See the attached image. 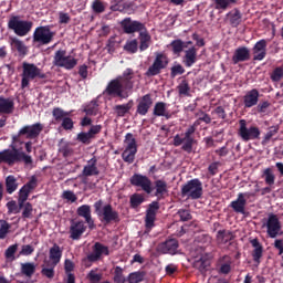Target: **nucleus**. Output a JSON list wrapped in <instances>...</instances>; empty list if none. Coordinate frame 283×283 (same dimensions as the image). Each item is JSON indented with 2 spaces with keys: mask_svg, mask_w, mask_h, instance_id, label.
I'll use <instances>...</instances> for the list:
<instances>
[{
  "mask_svg": "<svg viewBox=\"0 0 283 283\" xmlns=\"http://www.w3.org/2000/svg\"><path fill=\"white\" fill-rule=\"evenodd\" d=\"M54 33L50 25L38 27L33 32V43H39L40 45H50L51 41H54Z\"/></svg>",
  "mask_w": 283,
  "mask_h": 283,
  "instance_id": "obj_10",
  "label": "nucleus"
},
{
  "mask_svg": "<svg viewBox=\"0 0 283 283\" xmlns=\"http://www.w3.org/2000/svg\"><path fill=\"white\" fill-rule=\"evenodd\" d=\"M22 187H24L30 193H32V191H34V189L39 187V179H36V176H32L30 180Z\"/></svg>",
  "mask_w": 283,
  "mask_h": 283,
  "instance_id": "obj_57",
  "label": "nucleus"
},
{
  "mask_svg": "<svg viewBox=\"0 0 283 283\" xmlns=\"http://www.w3.org/2000/svg\"><path fill=\"white\" fill-rule=\"evenodd\" d=\"M235 239V234L231 230H219L217 232V242L218 244H228L231 240Z\"/></svg>",
  "mask_w": 283,
  "mask_h": 283,
  "instance_id": "obj_34",
  "label": "nucleus"
},
{
  "mask_svg": "<svg viewBox=\"0 0 283 283\" xmlns=\"http://www.w3.org/2000/svg\"><path fill=\"white\" fill-rule=\"evenodd\" d=\"M53 65L55 67H64V70H74L78 65V60L72 55H67V51L60 49L53 56Z\"/></svg>",
  "mask_w": 283,
  "mask_h": 283,
  "instance_id": "obj_8",
  "label": "nucleus"
},
{
  "mask_svg": "<svg viewBox=\"0 0 283 283\" xmlns=\"http://www.w3.org/2000/svg\"><path fill=\"white\" fill-rule=\"evenodd\" d=\"M153 115L160 117L164 116V118H166V120H169V118H171V113H169V111H167V103L165 102H157L154 106L153 109Z\"/></svg>",
  "mask_w": 283,
  "mask_h": 283,
  "instance_id": "obj_30",
  "label": "nucleus"
},
{
  "mask_svg": "<svg viewBox=\"0 0 283 283\" xmlns=\"http://www.w3.org/2000/svg\"><path fill=\"white\" fill-rule=\"evenodd\" d=\"M30 198V190L25 189L23 186L19 190L18 205L20 209H23V203Z\"/></svg>",
  "mask_w": 283,
  "mask_h": 283,
  "instance_id": "obj_48",
  "label": "nucleus"
},
{
  "mask_svg": "<svg viewBox=\"0 0 283 283\" xmlns=\"http://www.w3.org/2000/svg\"><path fill=\"white\" fill-rule=\"evenodd\" d=\"M14 112V99L0 96V114H12Z\"/></svg>",
  "mask_w": 283,
  "mask_h": 283,
  "instance_id": "obj_28",
  "label": "nucleus"
},
{
  "mask_svg": "<svg viewBox=\"0 0 283 283\" xmlns=\"http://www.w3.org/2000/svg\"><path fill=\"white\" fill-rule=\"evenodd\" d=\"M92 136L90 135V133H85V132H81L77 134L76 140L78 143H82V145H90V143H92Z\"/></svg>",
  "mask_w": 283,
  "mask_h": 283,
  "instance_id": "obj_55",
  "label": "nucleus"
},
{
  "mask_svg": "<svg viewBox=\"0 0 283 283\" xmlns=\"http://www.w3.org/2000/svg\"><path fill=\"white\" fill-rule=\"evenodd\" d=\"M170 48H172L174 54H176L177 56H180V53L185 51V48H187V45L182 40L177 39L171 41Z\"/></svg>",
  "mask_w": 283,
  "mask_h": 283,
  "instance_id": "obj_41",
  "label": "nucleus"
},
{
  "mask_svg": "<svg viewBox=\"0 0 283 283\" xmlns=\"http://www.w3.org/2000/svg\"><path fill=\"white\" fill-rule=\"evenodd\" d=\"M41 132H43V124L35 123L32 125L23 126L18 134L11 136V149H4L0 151V165L4 163V165H17L19 163V146L17 144L23 145V136L29 140H34L39 136H41Z\"/></svg>",
  "mask_w": 283,
  "mask_h": 283,
  "instance_id": "obj_1",
  "label": "nucleus"
},
{
  "mask_svg": "<svg viewBox=\"0 0 283 283\" xmlns=\"http://www.w3.org/2000/svg\"><path fill=\"white\" fill-rule=\"evenodd\" d=\"M263 227H266V234L272 239L277 238V235H283L280 218L273 212L268 214L266 222Z\"/></svg>",
  "mask_w": 283,
  "mask_h": 283,
  "instance_id": "obj_12",
  "label": "nucleus"
},
{
  "mask_svg": "<svg viewBox=\"0 0 283 283\" xmlns=\"http://www.w3.org/2000/svg\"><path fill=\"white\" fill-rule=\"evenodd\" d=\"M239 125V136L244 140V143H249V140H258V138H260L261 132L258 126H251L250 128L247 127L245 119H240Z\"/></svg>",
  "mask_w": 283,
  "mask_h": 283,
  "instance_id": "obj_14",
  "label": "nucleus"
},
{
  "mask_svg": "<svg viewBox=\"0 0 283 283\" xmlns=\"http://www.w3.org/2000/svg\"><path fill=\"white\" fill-rule=\"evenodd\" d=\"M258 103H260V91H258V88H252L244 94L243 105L245 109H251V107H255Z\"/></svg>",
  "mask_w": 283,
  "mask_h": 283,
  "instance_id": "obj_21",
  "label": "nucleus"
},
{
  "mask_svg": "<svg viewBox=\"0 0 283 283\" xmlns=\"http://www.w3.org/2000/svg\"><path fill=\"white\" fill-rule=\"evenodd\" d=\"M177 216L180 218L181 222H189L192 218L191 212L187 209H179Z\"/></svg>",
  "mask_w": 283,
  "mask_h": 283,
  "instance_id": "obj_64",
  "label": "nucleus"
},
{
  "mask_svg": "<svg viewBox=\"0 0 283 283\" xmlns=\"http://www.w3.org/2000/svg\"><path fill=\"white\" fill-rule=\"evenodd\" d=\"M219 262L221 264L220 266V273H222L223 275H229V273H231V256L229 255H223L219 259Z\"/></svg>",
  "mask_w": 283,
  "mask_h": 283,
  "instance_id": "obj_35",
  "label": "nucleus"
},
{
  "mask_svg": "<svg viewBox=\"0 0 283 283\" xmlns=\"http://www.w3.org/2000/svg\"><path fill=\"white\" fill-rule=\"evenodd\" d=\"M180 243L177 239H167L166 241L157 244L156 251L159 255H178Z\"/></svg>",
  "mask_w": 283,
  "mask_h": 283,
  "instance_id": "obj_15",
  "label": "nucleus"
},
{
  "mask_svg": "<svg viewBox=\"0 0 283 283\" xmlns=\"http://www.w3.org/2000/svg\"><path fill=\"white\" fill-rule=\"evenodd\" d=\"M155 196L157 198H163V196H165V193H168V189H167V181L163 180V179H157L155 180Z\"/></svg>",
  "mask_w": 283,
  "mask_h": 283,
  "instance_id": "obj_36",
  "label": "nucleus"
},
{
  "mask_svg": "<svg viewBox=\"0 0 283 283\" xmlns=\"http://www.w3.org/2000/svg\"><path fill=\"white\" fill-rule=\"evenodd\" d=\"M19 250V244H12L10 245L6 252H4V256L7 260H15L14 258V253H17V251Z\"/></svg>",
  "mask_w": 283,
  "mask_h": 283,
  "instance_id": "obj_58",
  "label": "nucleus"
},
{
  "mask_svg": "<svg viewBox=\"0 0 283 283\" xmlns=\"http://www.w3.org/2000/svg\"><path fill=\"white\" fill-rule=\"evenodd\" d=\"M229 208L232 209L234 213L244 216L247 213V199L238 193L237 199L230 202Z\"/></svg>",
  "mask_w": 283,
  "mask_h": 283,
  "instance_id": "obj_27",
  "label": "nucleus"
},
{
  "mask_svg": "<svg viewBox=\"0 0 283 283\" xmlns=\"http://www.w3.org/2000/svg\"><path fill=\"white\" fill-rule=\"evenodd\" d=\"M202 120H200V117L195 120L193 125L189 126L185 133L177 134L172 139L174 147H180L182 151H186V154H191L193 151V145L196 143V138L193 135L196 134V127H198Z\"/></svg>",
  "mask_w": 283,
  "mask_h": 283,
  "instance_id": "obj_3",
  "label": "nucleus"
},
{
  "mask_svg": "<svg viewBox=\"0 0 283 283\" xmlns=\"http://www.w3.org/2000/svg\"><path fill=\"white\" fill-rule=\"evenodd\" d=\"M205 190L202 188V181L195 178L188 180L184 186H181V196L182 198H188L189 200H200Z\"/></svg>",
  "mask_w": 283,
  "mask_h": 283,
  "instance_id": "obj_5",
  "label": "nucleus"
},
{
  "mask_svg": "<svg viewBox=\"0 0 283 283\" xmlns=\"http://www.w3.org/2000/svg\"><path fill=\"white\" fill-rule=\"evenodd\" d=\"M271 81L273 83H280L283 78V69L282 66H277L273 70L272 74L270 75Z\"/></svg>",
  "mask_w": 283,
  "mask_h": 283,
  "instance_id": "obj_52",
  "label": "nucleus"
},
{
  "mask_svg": "<svg viewBox=\"0 0 283 283\" xmlns=\"http://www.w3.org/2000/svg\"><path fill=\"white\" fill-rule=\"evenodd\" d=\"M113 281L115 283H125V275L123 274V268L115 266Z\"/></svg>",
  "mask_w": 283,
  "mask_h": 283,
  "instance_id": "obj_53",
  "label": "nucleus"
},
{
  "mask_svg": "<svg viewBox=\"0 0 283 283\" xmlns=\"http://www.w3.org/2000/svg\"><path fill=\"white\" fill-rule=\"evenodd\" d=\"M216 10H227L231 3H238V0H213Z\"/></svg>",
  "mask_w": 283,
  "mask_h": 283,
  "instance_id": "obj_51",
  "label": "nucleus"
},
{
  "mask_svg": "<svg viewBox=\"0 0 283 283\" xmlns=\"http://www.w3.org/2000/svg\"><path fill=\"white\" fill-rule=\"evenodd\" d=\"M107 256L109 255V247L101 243V242H95L92 245V251L91 253H88L86 255V258H84L82 260L84 266H86V269H90V266H92V264H94V262H101V260L103 259V256Z\"/></svg>",
  "mask_w": 283,
  "mask_h": 283,
  "instance_id": "obj_6",
  "label": "nucleus"
},
{
  "mask_svg": "<svg viewBox=\"0 0 283 283\" xmlns=\"http://www.w3.org/2000/svg\"><path fill=\"white\" fill-rule=\"evenodd\" d=\"M124 143L126 145V149L138 150V144H136V138L134 137V134L127 133L125 135Z\"/></svg>",
  "mask_w": 283,
  "mask_h": 283,
  "instance_id": "obj_46",
  "label": "nucleus"
},
{
  "mask_svg": "<svg viewBox=\"0 0 283 283\" xmlns=\"http://www.w3.org/2000/svg\"><path fill=\"white\" fill-rule=\"evenodd\" d=\"M136 154H138V150L125 148V150L122 153V158L124 163L132 165L134 160H136Z\"/></svg>",
  "mask_w": 283,
  "mask_h": 283,
  "instance_id": "obj_43",
  "label": "nucleus"
},
{
  "mask_svg": "<svg viewBox=\"0 0 283 283\" xmlns=\"http://www.w3.org/2000/svg\"><path fill=\"white\" fill-rule=\"evenodd\" d=\"M76 213L80 218H84V222L88 226V229H96V224L92 218V207H90V205L80 206Z\"/></svg>",
  "mask_w": 283,
  "mask_h": 283,
  "instance_id": "obj_20",
  "label": "nucleus"
},
{
  "mask_svg": "<svg viewBox=\"0 0 283 283\" xmlns=\"http://www.w3.org/2000/svg\"><path fill=\"white\" fill-rule=\"evenodd\" d=\"M52 116L55 123H61L66 116H70V113L63 111L61 107H54L52 111Z\"/></svg>",
  "mask_w": 283,
  "mask_h": 283,
  "instance_id": "obj_45",
  "label": "nucleus"
},
{
  "mask_svg": "<svg viewBox=\"0 0 283 283\" xmlns=\"http://www.w3.org/2000/svg\"><path fill=\"white\" fill-rule=\"evenodd\" d=\"M269 107H271V102L263 101L256 104L255 112H258V114H266Z\"/></svg>",
  "mask_w": 283,
  "mask_h": 283,
  "instance_id": "obj_62",
  "label": "nucleus"
},
{
  "mask_svg": "<svg viewBox=\"0 0 283 283\" xmlns=\"http://www.w3.org/2000/svg\"><path fill=\"white\" fill-rule=\"evenodd\" d=\"M153 105L154 99H151V94L142 96L139 103L137 104L136 114H139V116H147Z\"/></svg>",
  "mask_w": 283,
  "mask_h": 283,
  "instance_id": "obj_22",
  "label": "nucleus"
},
{
  "mask_svg": "<svg viewBox=\"0 0 283 283\" xmlns=\"http://www.w3.org/2000/svg\"><path fill=\"white\" fill-rule=\"evenodd\" d=\"M97 163L98 160L96 159V157H93L91 160H88V164L83 168V176H98L101 171L98 170V167H96Z\"/></svg>",
  "mask_w": 283,
  "mask_h": 283,
  "instance_id": "obj_32",
  "label": "nucleus"
},
{
  "mask_svg": "<svg viewBox=\"0 0 283 283\" xmlns=\"http://www.w3.org/2000/svg\"><path fill=\"white\" fill-rule=\"evenodd\" d=\"M242 23V13L240 10H235L232 14H230V25L232 28H238Z\"/></svg>",
  "mask_w": 283,
  "mask_h": 283,
  "instance_id": "obj_49",
  "label": "nucleus"
},
{
  "mask_svg": "<svg viewBox=\"0 0 283 283\" xmlns=\"http://www.w3.org/2000/svg\"><path fill=\"white\" fill-rule=\"evenodd\" d=\"M167 65H169V57L167 54L163 52L155 53V60L153 64L148 67L145 73V76H158L163 70H167Z\"/></svg>",
  "mask_w": 283,
  "mask_h": 283,
  "instance_id": "obj_9",
  "label": "nucleus"
},
{
  "mask_svg": "<svg viewBox=\"0 0 283 283\" xmlns=\"http://www.w3.org/2000/svg\"><path fill=\"white\" fill-rule=\"evenodd\" d=\"M198 61V49L196 46H191L190 49L185 51V55L182 56V63L185 67H192L196 65Z\"/></svg>",
  "mask_w": 283,
  "mask_h": 283,
  "instance_id": "obj_24",
  "label": "nucleus"
},
{
  "mask_svg": "<svg viewBox=\"0 0 283 283\" xmlns=\"http://www.w3.org/2000/svg\"><path fill=\"white\" fill-rule=\"evenodd\" d=\"M150 45H151V35L149 34V31H147V27H145V30H142L139 32V50H140V52H145V50H149Z\"/></svg>",
  "mask_w": 283,
  "mask_h": 283,
  "instance_id": "obj_31",
  "label": "nucleus"
},
{
  "mask_svg": "<svg viewBox=\"0 0 283 283\" xmlns=\"http://www.w3.org/2000/svg\"><path fill=\"white\" fill-rule=\"evenodd\" d=\"M10 45L13 51L18 52L19 56L28 55V46L18 38H10Z\"/></svg>",
  "mask_w": 283,
  "mask_h": 283,
  "instance_id": "obj_29",
  "label": "nucleus"
},
{
  "mask_svg": "<svg viewBox=\"0 0 283 283\" xmlns=\"http://www.w3.org/2000/svg\"><path fill=\"white\" fill-rule=\"evenodd\" d=\"M250 244L253 247L252 260L256 263V265H260V263L262 262V255H264V247L262 245V243H260V240L258 239H252L250 241Z\"/></svg>",
  "mask_w": 283,
  "mask_h": 283,
  "instance_id": "obj_25",
  "label": "nucleus"
},
{
  "mask_svg": "<svg viewBox=\"0 0 283 283\" xmlns=\"http://www.w3.org/2000/svg\"><path fill=\"white\" fill-rule=\"evenodd\" d=\"M179 96H191V86L187 80H182L181 83L177 86Z\"/></svg>",
  "mask_w": 283,
  "mask_h": 283,
  "instance_id": "obj_44",
  "label": "nucleus"
},
{
  "mask_svg": "<svg viewBox=\"0 0 283 283\" xmlns=\"http://www.w3.org/2000/svg\"><path fill=\"white\" fill-rule=\"evenodd\" d=\"M59 154L67 160V158H72V156H74V148L67 143H62L59 145Z\"/></svg>",
  "mask_w": 283,
  "mask_h": 283,
  "instance_id": "obj_37",
  "label": "nucleus"
},
{
  "mask_svg": "<svg viewBox=\"0 0 283 283\" xmlns=\"http://www.w3.org/2000/svg\"><path fill=\"white\" fill-rule=\"evenodd\" d=\"M132 90H134V70L126 69L122 75L108 82L104 94L112 98L125 99L129 98Z\"/></svg>",
  "mask_w": 283,
  "mask_h": 283,
  "instance_id": "obj_2",
  "label": "nucleus"
},
{
  "mask_svg": "<svg viewBox=\"0 0 283 283\" xmlns=\"http://www.w3.org/2000/svg\"><path fill=\"white\" fill-rule=\"evenodd\" d=\"M36 72H39V66H36V64L29 62L22 63L21 90L30 87V81L36 78Z\"/></svg>",
  "mask_w": 283,
  "mask_h": 283,
  "instance_id": "obj_11",
  "label": "nucleus"
},
{
  "mask_svg": "<svg viewBox=\"0 0 283 283\" xmlns=\"http://www.w3.org/2000/svg\"><path fill=\"white\" fill-rule=\"evenodd\" d=\"M87 280L91 283H98L101 280H103V274L96 273V270H91L87 274Z\"/></svg>",
  "mask_w": 283,
  "mask_h": 283,
  "instance_id": "obj_61",
  "label": "nucleus"
},
{
  "mask_svg": "<svg viewBox=\"0 0 283 283\" xmlns=\"http://www.w3.org/2000/svg\"><path fill=\"white\" fill-rule=\"evenodd\" d=\"M129 184L132 185V187H137L148 195L151 193V191H154L151 179H149V177L143 174L135 172L129 178Z\"/></svg>",
  "mask_w": 283,
  "mask_h": 283,
  "instance_id": "obj_13",
  "label": "nucleus"
},
{
  "mask_svg": "<svg viewBox=\"0 0 283 283\" xmlns=\"http://www.w3.org/2000/svg\"><path fill=\"white\" fill-rule=\"evenodd\" d=\"M10 229H12V226L8 221L1 219L0 220V240H6V238L10 233Z\"/></svg>",
  "mask_w": 283,
  "mask_h": 283,
  "instance_id": "obj_47",
  "label": "nucleus"
},
{
  "mask_svg": "<svg viewBox=\"0 0 283 283\" xmlns=\"http://www.w3.org/2000/svg\"><path fill=\"white\" fill-rule=\"evenodd\" d=\"M22 209H23L22 210V218L24 220L32 218V211H34V208L32 207V203L24 202Z\"/></svg>",
  "mask_w": 283,
  "mask_h": 283,
  "instance_id": "obj_56",
  "label": "nucleus"
},
{
  "mask_svg": "<svg viewBox=\"0 0 283 283\" xmlns=\"http://www.w3.org/2000/svg\"><path fill=\"white\" fill-rule=\"evenodd\" d=\"M145 280V272H133L128 275L129 283H140Z\"/></svg>",
  "mask_w": 283,
  "mask_h": 283,
  "instance_id": "obj_54",
  "label": "nucleus"
},
{
  "mask_svg": "<svg viewBox=\"0 0 283 283\" xmlns=\"http://www.w3.org/2000/svg\"><path fill=\"white\" fill-rule=\"evenodd\" d=\"M160 209V202L153 201L148 205L145 217V227L148 231H151L156 227V216Z\"/></svg>",
  "mask_w": 283,
  "mask_h": 283,
  "instance_id": "obj_18",
  "label": "nucleus"
},
{
  "mask_svg": "<svg viewBox=\"0 0 283 283\" xmlns=\"http://www.w3.org/2000/svg\"><path fill=\"white\" fill-rule=\"evenodd\" d=\"M261 178H264L265 185H269V187L275 185V174H273V169L271 168H265Z\"/></svg>",
  "mask_w": 283,
  "mask_h": 283,
  "instance_id": "obj_42",
  "label": "nucleus"
},
{
  "mask_svg": "<svg viewBox=\"0 0 283 283\" xmlns=\"http://www.w3.org/2000/svg\"><path fill=\"white\" fill-rule=\"evenodd\" d=\"M62 258H63V250H61V247L59 244L54 243L53 247L50 248L49 250L50 261L44 260V264H46V266H56L60 264Z\"/></svg>",
  "mask_w": 283,
  "mask_h": 283,
  "instance_id": "obj_19",
  "label": "nucleus"
},
{
  "mask_svg": "<svg viewBox=\"0 0 283 283\" xmlns=\"http://www.w3.org/2000/svg\"><path fill=\"white\" fill-rule=\"evenodd\" d=\"M185 74V67L181 64H176L170 69L171 78H176L178 75Z\"/></svg>",
  "mask_w": 283,
  "mask_h": 283,
  "instance_id": "obj_63",
  "label": "nucleus"
},
{
  "mask_svg": "<svg viewBox=\"0 0 283 283\" xmlns=\"http://www.w3.org/2000/svg\"><path fill=\"white\" fill-rule=\"evenodd\" d=\"M21 273L25 277H32L36 273V265L34 263H21Z\"/></svg>",
  "mask_w": 283,
  "mask_h": 283,
  "instance_id": "obj_39",
  "label": "nucleus"
},
{
  "mask_svg": "<svg viewBox=\"0 0 283 283\" xmlns=\"http://www.w3.org/2000/svg\"><path fill=\"white\" fill-rule=\"evenodd\" d=\"M132 107H134V99H129L126 104L115 105L113 109L118 118H123L126 114L132 112Z\"/></svg>",
  "mask_w": 283,
  "mask_h": 283,
  "instance_id": "obj_33",
  "label": "nucleus"
},
{
  "mask_svg": "<svg viewBox=\"0 0 283 283\" xmlns=\"http://www.w3.org/2000/svg\"><path fill=\"white\" fill-rule=\"evenodd\" d=\"M7 209L8 213H20L23 208H21L19 203L17 205V201L11 200L7 202Z\"/></svg>",
  "mask_w": 283,
  "mask_h": 283,
  "instance_id": "obj_59",
  "label": "nucleus"
},
{
  "mask_svg": "<svg viewBox=\"0 0 283 283\" xmlns=\"http://www.w3.org/2000/svg\"><path fill=\"white\" fill-rule=\"evenodd\" d=\"M124 50L129 54H136V52H138V40L134 39L126 42Z\"/></svg>",
  "mask_w": 283,
  "mask_h": 283,
  "instance_id": "obj_50",
  "label": "nucleus"
},
{
  "mask_svg": "<svg viewBox=\"0 0 283 283\" xmlns=\"http://www.w3.org/2000/svg\"><path fill=\"white\" fill-rule=\"evenodd\" d=\"M251 51L247 46H240L235 49L232 55L233 65H238V63H244V61H250Z\"/></svg>",
  "mask_w": 283,
  "mask_h": 283,
  "instance_id": "obj_23",
  "label": "nucleus"
},
{
  "mask_svg": "<svg viewBox=\"0 0 283 283\" xmlns=\"http://www.w3.org/2000/svg\"><path fill=\"white\" fill-rule=\"evenodd\" d=\"M61 127L65 129V132H72V129H74V120L72 119V117L66 116L62 123H61Z\"/></svg>",
  "mask_w": 283,
  "mask_h": 283,
  "instance_id": "obj_60",
  "label": "nucleus"
},
{
  "mask_svg": "<svg viewBox=\"0 0 283 283\" xmlns=\"http://www.w3.org/2000/svg\"><path fill=\"white\" fill-rule=\"evenodd\" d=\"M93 207L96 216L104 224H118V222H120V213H118L111 203L103 206V200L99 199Z\"/></svg>",
  "mask_w": 283,
  "mask_h": 283,
  "instance_id": "obj_4",
  "label": "nucleus"
},
{
  "mask_svg": "<svg viewBox=\"0 0 283 283\" xmlns=\"http://www.w3.org/2000/svg\"><path fill=\"white\" fill-rule=\"evenodd\" d=\"M33 25L32 21L21 20L19 15H12L8 21L9 30H12L17 36H28Z\"/></svg>",
  "mask_w": 283,
  "mask_h": 283,
  "instance_id": "obj_7",
  "label": "nucleus"
},
{
  "mask_svg": "<svg viewBox=\"0 0 283 283\" xmlns=\"http://www.w3.org/2000/svg\"><path fill=\"white\" fill-rule=\"evenodd\" d=\"M6 189L9 195H12L17 189H19V184H17V178H14V176L9 175L6 178Z\"/></svg>",
  "mask_w": 283,
  "mask_h": 283,
  "instance_id": "obj_40",
  "label": "nucleus"
},
{
  "mask_svg": "<svg viewBox=\"0 0 283 283\" xmlns=\"http://www.w3.org/2000/svg\"><path fill=\"white\" fill-rule=\"evenodd\" d=\"M145 202V195L135 192L129 198L130 209H138Z\"/></svg>",
  "mask_w": 283,
  "mask_h": 283,
  "instance_id": "obj_38",
  "label": "nucleus"
},
{
  "mask_svg": "<svg viewBox=\"0 0 283 283\" xmlns=\"http://www.w3.org/2000/svg\"><path fill=\"white\" fill-rule=\"evenodd\" d=\"M87 231V223L81 219L71 220V226L69 228V238L71 240H81L83 233Z\"/></svg>",
  "mask_w": 283,
  "mask_h": 283,
  "instance_id": "obj_17",
  "label": "nucleus"
},
{
  "mask_svg": "<svg viewBox=\"0 0 283 283\" xmlns=\"http://www.w3.org/2000/svg\"><path fill=\"white\" fill-rule=\"evenodd\" d=\"M252 52L254 54V61H264V59L266 57V40L262 39L258 41L254 44Z\"/></svg>",
  "mask_w": 283,
  "mask_h": 283,
  "instance_id": "obj_26",
  "label": "nucleus"
},
{
  "mask_svg": "<svg viewBox=\"0 0 283 283\" xmlns=\"http://www.w3.org/2000/svg\"><path fill=\"white\" fill-rule=\"evenodd\" d=\"M119 25L124 32V34H136V32H140L147 28L145 23L133 20L132 18H125L119 22Z\"/></svg>",
  "mask_w": 283,
  "mask_h": 283,
  "instance_id": "obj_16",
  "label": "nucleus"
}]
</instances>
